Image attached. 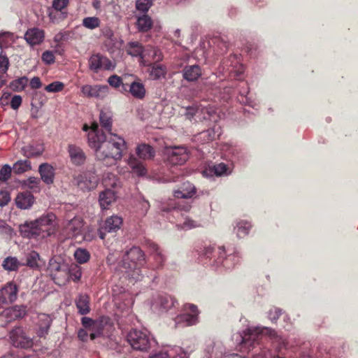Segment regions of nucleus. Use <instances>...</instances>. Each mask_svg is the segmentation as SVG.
<instances>
[{
	"instance_id": "nucleus-2",
	"label": "nucleus",
	"mask_w": 358,
	"mask_h": 358,
	"mask_svg": "<svg viewBox=\"0 0 358 358\" xmlns=\"http://www.w3.org/2000/svg\"><path fill=\"white\" fill-rule=\"evenodd\" d=\"M56 231V216L53 213L43 215L34 221L26 222L20 227L21 235L28 238H44L55 234Z\"/></svg>"
},
{
	"instance_id": "nucleus-56",
	"label": "nucleus",
	"mask_w": 358,
	"mask_h": 358,
	"mask_svg": "<svg viewBox=\"0 0 358 358\" xmlns=\"http://www.w3.org/2000/svg\"><path fill=\"white\" fill-rule=\"evenodd\" d=\"M64 87V85L62 83L55 81L45 86V90L48 92H58L62 91Z\"/></svg>"
},
{
	"instance_id": "nucleus-24",
	"label": "nucleus",
	"mask_w": 358,
	"mask_h": 358,
	"mask_svg": "<svg viewBox=\"0 0 358 358\" xmlns=\"http://www.w3.org/2000/svg\"><path fill=\"white\" fill-rule=\"evenodd\" d=\"M128 166L130 167L131 172L137 176H144L147 173V170L144 164L140 162L133 155H131L127 160Z\"/></svg>"
},
{
	"instance_id": "nucleus-16",
	"label": "nucleus",
	"mask_w": 358,
	"mask_h": 358,
	"mask_svg": "<svg viewBox=\"0 0 358 358\" xmlns=\"http://www.w3.org/2000/svg\"><path fill=\"white\" fill-rule=\"evenodd\" d=\"M17 287L13 282L8 283L0 290V308L8 303L15 301L17 296Z\"/></svg>"
},
{
	"instance_id": "nucleus-18",
	"label": "nucleus",
	"mask_w": 358,
	"mask_h": 358,
	"mask_svg": "<svg viewBox=\"0 0 358 358\" xmlns=\"http://www.w3.org/2000/svg\"><path fill=\"white\" fill-rule=\"evenodd\" d=\"M68 152L72 164L76 166H81L85 164L86 155L80 147L74 144H69L68 145Z\"/></svg>"
},
{
	"instance_id": "nucleus-11",
	"label": "nucleus",
	"mask_w": 358,
	"mask_h": 358,
	"mask_svg": "<svg viewBox=\"0 0 358 358\" xmlns=\"http://www.w3.org/2000/svg\"><path fill=\"white\" fill-rule=\"evenodd\" d=\"M168 160L173 165H182L189 158V152L185 147L176 146L167 148Z\"/></svg>"
},
{
	"instance_id": "nucleus-9",
	"label": "nucleus",
	"mask_w": 358,
	"mask_h": 358,
	"mask_svg": "<svg viewBox=\"0 0 358 358\" xmlns=\"http://www.w3.org/2000/svg\"><path fill=\"white\" fill-rule=\"evenodd\" d=\"M1 326H5L8 323L17 319H21L27 314V307L24 306H14L13 307L1 310Z\"/></svg>"
},
{
	"instance_id": "nucleus-26",
	"label": "nucleus",
	"mask_w": 358,
	"mask_h": 358,
	"mask_svg": "<svg viewBox=\"0 0 358 358\" xmlns=\"http://www.w3.org/2000/svg\"><path fill=\"white\" fill-rule=\"evenodd\" d=\"M148 248L150 252V255L155 259L157 264V266H162L165 262V257L158 245L154 242H148Z\"/></svg>"
},
{
	"instance_id": "nucleus-13",
	"label": "nucleus",
	"mask_w": 358,
	"mask_h": 358,
	"mask_svg": "<svg viewBox=\"0 0 358 358\" xmlns=\"http://www.w3.org/2000/svg\"><path fill=\"white\" fill-rule=\"evenodd\" d=\"M176 301L173 297L166 294H160L154 300L152 308L158 313H166L175 306Z\"/></svg>"
},
{
	"instance_id": "nucleus-49",
	"label": "nucleus",
	"mask_w": 358,
	"mask_h": 358,
	"mask_svg": "<svg viewBox=\"0 0 358 358\" xmlns=\"http://www.w3.org/2000/svg\"><path fill=\"white\" fill-rule=\"evenodd\" d=\"M201 134L203 136V138L207 137L208 141H213L220 136V127L215 126L213 129L203 131Z\"/></svg>"
},
{
	"instance_id": "nucleus-43",
	"label": "nucleus",
	"mask_w": 358,
	"mask_h": 358,
	"mask_svg": "<svg viewBox=\"0 0 358 358\" xmlns=\"http://www.w3.org/2000/svg\"><path fill=\"white\" fill-rule=\"evenodd\" d=\"M180 350L179 348H174L168 347L159 351V352L152 355L150 358H171L174 357L175 353Z\"/></svg>"
},
{
	"instance_id": "nucleus-45",
	"label": "nucleus",
	"mask_w": 358,
	"mask_h": 358,
	"mask_svg": "<svg viewBox=\"0 0 358 358\" xmlns=\"http://www.w3.org/2000/svg\"><path fill=\"white\" fill-rule=\"evenodd\" d=\"M68 272L69 280L71 279L73 281H77L81 278L80 268L76 264L68 265Z\"/></svg>"
},
{
	"instance_id": "nucleus-50",
	"label": "nucleus",
	"mask_w": 358,
	"mask_h": 358,
	"mask_svg": "<svg viewBox=\"0 0 358 358\" xmlns=\"http://www.w3.org/2000/svg\"><path fill=\"white\" fill-rule=\"evenodd\" d=\"M152 5V0H136V8L141 13H147Z\"/></svg>"
},
{
	"instance_id": "nucleus-8",
	"label": "nucleus",
	"mask_w": 358,
	"mask_h": 358,
	"mask_svg": "<svg viewBox=\"0 0 358 358\" xmlns=\"http://www.w3.org/2000/svg\"><path fill=\"white\" fill-rule=\"evenodd\" d=\"M78 187L83 191L95 189L99 183V178L94 171H87L74 178Z\"/></svg>"
},
{
	"instance_id": "nucleus-47",
	"label": "nucleus",
	"mask_w": 358,
	"mask_h": 358,
	"mask_svg": "<svg viewBox=\"0 0 358 358\" xmlns=\"http://www.w3.org/2000/svg\"><path fill=\"white\" fill-rule=\"evenodd\" d=\"M250 227V224L247 222L241 221L238 222L235 227L237 236L240 238L244 237L248 234Z\"/></svg>"
},
{
	"instance_id": "nucleus-59",
	"label": "nucleus",
	"mask_w": 358,
	"mask_h": 358,
	"mask_svg": "<svg viewBox=\"0 0 358 358\" xmlns=\"http://www.w3.org/2000/svg\"><path fill=\"white\" fill-rule=\"evenodd\" d=\"M83 239L86 241H91L96 236V232L91 227H87V229L83 228V231L82 234H80Z\"/></svg>"
},
{
	"instance_id": "nucleus-3",
	"label": "nucleus",
	"mask_w": 358,
	"mask_h": 358,
	"mask_svg": "<svg viewBox=\"0 0 358 358\" xmlns=\"http://www.w3.org/2000/svg\"><path fill=\"white\" fill-rule=\"evenodd\" d=\"M145 263L143 251L140 248L134 246L125 252L116 269L127 278L139 280L141 268Z\"/></svg>"
},
{
	"instance_id": "nucleus-30",
	"label": "nucleus",
	"mask_w": 358,
	"mask_h": 358,
	"mask_svg": "<svg viewBox=\"0 0 358 358\" xmlns=\"http://www.w3.org/2000/svg\"><path fill=\"white\" fill-rule=\"evenodd\" d=\"M76 305L81 315H86L90 311V297L87 294H80L76 300Z\"/></svg>"
},
{
	"instance_id": "nucleus-33",
	"label": "nucleus",
	"mask_w": 358,
	"mask_h": 358,
	"mask_svg": "<svg viewBox=\"0 0 358 358\" xmlns=\"http://www.w3.org/2000/svg\"><path fill=\"white\" fill-rule=\"evenodd\" d=\"M196 193L195 187L190 183H185L182 189H178L174 192V196L176 198L188 199L192 198Z\"/></svg>"
},
{
	"instance_id": "nucleus-14",
	"label": "nucleus",
	"mask_w": 358,
	"mask_h": 358,
	"mask_svg": "<svg viewBox=\"0 0 358 358\" xmlns=\"http://www.w3.org/2000/svg\"><path fill=\"white\" fill-rule=\"evenodd\" d=\"M89 68L97 73L101 70H110L113 68L111 62L101 54L92 55L89 59Z\"/></svg>"
},
{
	"instance_id": "nucleus-5",
	"label": "nucleus",
	"mask_w": 358,
	"mask_h": 358,
	"mask_svg": "<svg viewBox=\"0 0 358 358\" xmlns=\"http://www.w3.org/2000/svg\"><path fill=\"white\" fill-rule=\"evenodd\" d=\"M127 341L136 350L147 351L155 341L150 338L147 330H131L127 335Z\"/></svg>"
},
{
	"instance_id": "nucleus-28",
	"label": "nucleus",
	"mask_w": 358,
	"mask_h": 358,
	"mask_svg": "<svg viewBox=\"0 0 358 358\" xmlns=\"http://www.w3.org/2000/svg\"><path fill=\"white\" fill-rule=\"evenodd\" d=\"M115 199L116 196L114 191L107 189L100 193L99 201L101 208L107 209Z\"/></svg>"
},
{
	"instance_id": "nucleus-10",
	"label": "nucleus",
	"mask_w": 358,
	"mask_h": 358,
	"mask_svg": "<svg viewBox=\"0 0 358 358\" xmlns=\"http://www.w3.org/2000/svg\"><path fill=\"white\" fill-rule=\"evenodd\" d=\"M109 92V87L104 85H84L81 87L82 96L88 99L102 100Z\"/></svg>"
},
{
	"instance_id": "nucleus-17",
	"label": "nucleus",
	"mask_w": 358,
	"mask_h": 358,
	"mask_svg": "<svg viewBox=\"0 0 358 358\" xmlns=\"http://www.w3.org/2000/svg\"><path fill=\"white\" fill-rule=\"evenodd\" d=\"M84 228L81 217H75L69 220L64 226V231L69 237L77 238L82 234Z\"/></svg>"
},
{
	"instance_id": "nucleus-37",
	"label": "nucleus",
	"mask_w": 358,
	"mask_h": 358,
	"mask_svg": "<svg viewBox=\"0 0 358 358\" xmlns=\"http://www.w3.org/2000/svg\"><path fill=\"white\" fill-rule=\"evenodd\" d=\"M66 265L67 264L64 262H57L54 258L51 259L49 262L48 269L52 278L56 276V274H58V272L66 269Z\"/></svg>"
},
{
	"instance_id": "nucleus-36",
	"label": "nucleus",
	"mask_w": 358,
	"mask_h": 358,
	"mask_svg": "<svg viewBox=\"0 0 358 358\" xmlns=\"http://www.w3.org/2000/svg\"><path fill=\"white\" fill-rule=\"evenodd\" d=\"M21 266H24V264H22V263L14 257H6L2 263L3 268L9 271H17Z\"/></svg>"
},
{
	"instance_id": "nucleus-19",
	"label": "nucleus",
	"mask_w": 358,
	"mask_h": 358,
	"mask_svg": "<svg viewBox=\"0 0 358 358\" xmlns=\"http://www.w3.org/2000/svg\"><path fill=\"white\" fill-rule=\"evenodd\" d=\"M38 173L41 180L46 185H52L55 180V169L50 164L43 163L38 167Z\"/></svg>"
},
{
	"instance_id": "nucleus-58",
	"label": "nucleus",
	"mask_w": 358,
	"mask_h": 358,
	"mask_svg": "<svg viewBox=\"0 0 358 358\" xmlns=\"http://www.w3.org/2000/svg\"><path fill=\"white\" fill-rule=\"evenodd\" d=\"M108 83L109 85L115 88H117L122 85V87L124 90H126V88L124 87V85L122 84V79L120 76L117 75H113L110 76L108 79Z\"/></svg>"
},
{
	"instance_id": "nucleus-32",
	"label": "nucleus",
	"mask_w": 358,
	"mask_h": 358,
	"mask_svg": "<svg viewBox=\"0 0 358 358\" xmlns=\"http://www.w3.org/2000/svg\"><path fill=\"white\" fill-rule=\"evenodd\" d=\"M127 52L132 57H140L141 59L145 57V50L138 42H129L127 45Z\"/></svg>"
},
{
	"instance_id": "nucleus-35",
	"label": "nucleus",
	"mask_w": 358,
	"mask_h": 358,
	"mask_svg": "<svg viewBox=\"0 0 358 358\" xmlns=\"http://www.w3.org/2000/svg\"><path fill=\"white\" fill-rule=\"evenodd\" d=\"M29 79L27 76H22L12 80L9 83V88L16 92H20L27 87Z\"/></svg>"
},
{
	"instance_id": "nucleus-39",
	"label": "nucleus",
	"mask_w": 358,
	"mask_h": 358,
	"mask_svg": "<svg viewBox=\"0 0 358 358\" xmlns=\"http://www.w3.org/2000/svg\"><path fill=\"white\" fill-rule=\"evenodd\" d=\"M15 173L22 174L31 169V162L28 160H19L13 166Z\"/></svg>"
},
{
	"instance_id": "nucleus-34",
	"label": "nucleus",
	"mask_w": 358,
	"mask_h": 358,
	"mask_svg": "<svg viewBox=\"0 0 358 358\" xmlns=\"http://www.w3.org/2000/svg\"><path fill=\"white\" fill-rule=\"evenodd\" d=\"M129 92L136 99H143L145 96V88L140 82H133L129 85Z\"/></svg>"
},
{
	"instance_id": "nucleus-52",
	"label": "nucleus",
	"mask_w": 358,
	"mask_h": 358,
	"mask_svg": "<svg viewBox=\"0 0 358 358\" xmlns=\"http://www.w3.org/2000/svg\"><path fill=\"white\" fill-rule=\"evenodd\" d=\"M213 170L214 173L217 176L228 175L231 173V171L229 170V168L224 163H220L213 166Z\"/></svg>"
},
{
	"instance_id": "nucleus-15",
	"label": "nucleus",
	"mask_w": 358,
	"mask_h": 358,
	"mask_svg": "<svg viewBox=\"0 0 358 358\" xmlns=\"http://www.w3.org/2000/svg\"><path fill=\"white\" fill-rule=\"evenodd\" d=\"M52 322V319L50 315L45 313L38 314L35 324V333L37 337L45 338L49 334Z\"/></svg>"
},
{
	"instance_id": "nucleus-7",
	"label": "nucleus",
	"mask_w": 358,
	"mask_h": 358,
	"mask_svg": "<svg viewBox=\"0 0 358 358\" xmlns=\"http://www.w3.org/2000/svg\"><path fill=\"white\" fill-rule=\"evenodd\" d=\"M184 313L175 319V326L188 327L194 325L199 322V310L194 304H186L184 306Z\"/></svg>"
},
{
	"instance_id": "nucleus-46",
	"label": "nucleus",
	"mask_w": 358,
	"mask_h": 358,
	"mask_svg": "<svg viewBox=\"0 0 358 358\" xmlns=\"http://www.w3.org/2000/svg\"><path fill=\"white\" fill-rule=\"evenodd\" d=\"M74 257L79 264H84L90 259V255L86 249L78 248L74 252Z\"/></svg>"
},
{
	"instance_id": "nucleus-41",
	"label": "nucleus",
	"mask_w": 358,
	"mask_h": 358,
	"mask_svg": "<svg viewBox=\"0 0 358 358\" xmlns=\"http://www.w3.org/2000/svg\"><path fill=\"white\" fill-rule=\"evenodd\" d=\"M166 73V68L162 64H154L150 70V76L152 79L157 80L164 78Z\"/></svg>"
},
{
	"instance_id": "nucleus-12",
	"label": "nucleus",
	"mask_w": 358,
	"mask_h": 358,
	"mask_svg": "<svg viewBox=\"0 0 358 358\" xmlns=\"http://www.w3.org/2000/svg\"><path fill=\"white\" fill-rule=\"evenodd\" d=\"M122 224V218L117 215H112L105 220L103 227L98 229V235L101 240L106 237L105 231L108 233L116 232Z\"/></svg>"
},
{
	"instance_id": "nucleus-22",
	"label": "nucleus",
	"mask_w": 358,
	"mask_h": 358,
	"mask_svg": "<svg viewBox=\"0 0 358 358\" xmlns=\"http://www.w3.org/2000/svg\"><path fill=\"white\" fill-rule=\"evenodd\" d=\"M15 201L18 208L25 210L30 208L33 206L35 199L31 192H24L19 193Z\"/></svg>"
},
{
	"instance_id": "nucleus-40",
	"label": "nucleus",
	"mask_w": 358,
	"mask_h": 358,
	"mask_svg": "<svg viewBox=\"0 0 358 358\" xmlns=\"http://www.w3.org/2000/svg\"><path fill=\"white\" fill-rule=\"evenodd\" d=\"M15 36L13 33L5 31L0 33V48H6L15 42Z\"/></svg>"
},
{
	"instance_id": "nucleus-61",
	"label": "nucleus",
	"mask_w": 358,
	"mask_h": 358,
	"mask_svg": "<svg viewBox=\"0 0 358 358\" xmlns=\"http://www.w3.org/2000/svg\"><path fill=\"white\" fill-rule=\"evenodd\" d=\"M42 60L46 64H52L55 61V57L53 52L50 50H46L42 54Z\"/></svg>"
},
{
	"instance_id": "nucleus-51",
	"label": "nucleus",
	"mask_w": 358,
	"mask_h": 358,
	"mask_svg": "<svg viewBox=\"0 0 358 358\" xmlns=\"http://www.w3.org/2000/svg\"><path fill=\"white\" fill-rule=\"evenodd\" d=\"M48 16L50 21L53 23H58L61 20L64 19L63 13L53 8L48 9Z\"/></svg>"
},
{
	"instance_id": "nucleus-60",
	"label": "nucleus",
	"mask_w": 358,
	"mask_h": 358,
	"mask_svg": "<svg viewBox=\"0 0 358 358\" xmlns=\"http://www.w3.org/2000/svg\"><path fill=\"white\" fill-rule=\"evenodd\" d=\"M273 345L278 351H280L283 348L287 349L289 348L288 343L281 337L275 338Z\"/></svg>"
},
{
	"instance_id": "nucleus-27",
	"label": "nucleus",
	"mask_w": 358,
	"mask_h": 358,
	"mask_svg": "<svg viewBox=\"0 0 358 358\" xmlns=\"http://www.w3.org/2000/svg\"><path fill=\"white\" fill-rule=\"evenodd\" d=\"M112 113L108 110L102 109L99 114V122L101 127L110 135L113 125Z\"/></svg>"
},
{
	"instance_id": "nucleus-23",
	"label": "nucleus",
	"mask_w": 358,
	"mask_h": 358,
	"mask_svg": "<svg viewBox=\"0 0 358 358\" xmlns=\"http://www.w3.org/2000/svg\"><path fill=\"white\" fill-rule=\"evenodd\" d=\"M182 73L183 78L188 82L196 81L202 75L201 69L197 64L185 66Z\"/></svg>"
},
{
	"instance_id": "nucleus-48",
	"label": "nucleus",
	"mask_w": 358,
	"mask_h": 358,
	"mask_svg": "<svg viewBox=\"0 0 358 358\" xmlns=\"http://www.w3.org/2000/svg\"><path fill=\"white\" fill-rule=\"evenodd\" d=\"M101 21L97 17H87L83 20V25L90 29H94L100 26Z\"/></svg>"
},
{
	"instance_id": "nucleus-31",
	"label": "nucleus",
	"mask_w": 358,
	"mask_h": 358,
	"mask_svg": "<svg viewBox=\"0 0 358 358\" xmlns=\"http://www.w3.org/2000/svg\"><path fill=\"white\" fill-rule=\"evenodd\" d=\"M206 352L210 358H222L224 355V348L222 343L215 342L208 346Z\"/></svg>"
},
{
	"instance_id": "nucleus-53",
	"label": "nucleus",
	"mask_w": 358,
	"mask_h": 358,
	"mask_svg": "<svg viewBox=\"0 0 358 358\" xmlns=\"http://www.w3.org/2000/svg\"><path fill=\"white\" fill-rule=\"evenodd\" d=\"M224 253H225V251H224V248H219V251H218L219 257L216 260V262L217 264L220 263L222 264V266L227 268H230L231 266L229 265L228 262L229 260H231V259L233 258V257L229 256L227 258L224 259Z\"/></svg>"
},
{
	"instance_id": "nucleus-42",
	"label": "nucleus",
	"mask_w": 358,
	"mask_h": 358,
	"mask_svg": "<svg viewBox=\"0 0 358 358\" xmlns=\"http://www.w3.org/2000/svg\"><path fill=\"white\" fill-rule=\"evenodd\" d=\"M22 185L33 190L34 192L41 191V179L36 177H29L23 180Z\"/></svg>"
},
{
	"instance_id": "nucleus-57",
	"label": "nucleus",
	"mask_w": 358,
	"mask_h": 358,
	"mask_svg": "<svg viewBox=\"0 0 358 358\" xmlns=\"http://www.w3.org/2000/svg\"><path fill=\"white\" fill-rule=\"evenodd\" d=\"M68 273V265H66V269L58 272V274H56V276L53 279L58 281L57 283H65L69 280Z\"/></svg>"
},
{
	"instance_id": "nucleus-20",
	"label": "nucleus",
	"mask_w": 358,
	"mask_h": 358,
	"mask_svg": "<svg viewBox=\"0 0 358 358\" xmlns=\"http://www.w3.org/2000/svg\"><path fill=\"white\" fill-rule=\"evenodd\" d=\"M82 324L90 332V339L94 340L102 334V327L101 322L92 320L90 317H83L82 318Z\"/></svg>"
},
{
	"instance_id": "nucleus-29",
	"label": "nucleus",
	"mask_w": 358,
	"mask_h": 358,
	"mask_svg": "<svg viewBox=\"0 0 358 358\" xmlns=\"http://www.w3.org/2000/svg\"><path fill=\"white\" fill-rule=\"evenodd\" d=\"M136 152L138 157L142 159H151L155 157L153 148L145 143L140 144L136 147Z\"/></svg>"
},
{
	"instance_id": "nucleus-64",
	"label": "nucleus",
	"mask_w": 358,
	"mask_h": 358,
	"mask_svg": "<svg viewBox=\"0 0 358 358\" xmlns=\"http://www.w3.org/2000/svg\"><path fill=\"white\" fill-rule=\"evenodd\" d=\"M69 3V0H53L52 8L60 12L64 9Z\"/></svg>"
},
{
	"instance_id": "nucleus-38",
	"label": "nucleus",
	"mask_w": 358,
	"mask_h": 358,
	"mask_svg": "<svg viewBox=\"0 0 358 358\" xmlns=\"http://www.w3.org/2000/svg\"><path fill=\"white\" fill-rule=\"evenodd\" d=\"M136 25L139 31L145 32L152 27V21L148 15H143L138 17Z\"/></svg>"
},
{
	"instance_id": "nucleus-55",
	"label": "nucleus",
	"mask_w": 358,
	"mask_h": 358,
	"mask_svg": "<svg viewBox=\"0 0 358 358\" xmlns=\"http://www.w3.org/2000/svg\"><path fill=\"white\" fill-rule=\"evenodd\" d=\"M10 65L8 57L3 53V51L0 53V73H6Z\"/></svg>"
},
{
	"instance_id": "nucleus-25",
	"label": "nucleus",
	"mask_w": 358,
	"mask_h": 358,
	"mask_svg": "<svg viewBox=\"0 0 358 358\" xmlns=\"http://www.w3.org/2000/svg\"><path fill=\"white\" fill-rule=\"evenodd\" d=\"M213 113H214V110L211 108L206 106L197 107L196 108L189 107L187 108L186 116L189 120H191L194 116L199 117L201 114H203L202 118L206 120L209 118Z\"/></svg>"
},
{
	"instance_id": "nucleus-62",
	"label": "nucleus",
	"mask_w": 358,
	"mask_h": 358,
	"mask_svg": "<svg viewBox=\"0 0 358 358\" xmlns=\"http://www.w3.org/2000/svg\"><path fill=\"white\" fill-rule=\"evenodd\" d=\"M281 314L282 310L274 307L269 310L268 317L271 322H275Z\"/></svg>"
},
{
	"instance_id": "nucleus-21",
	"label": "nucleus",
	"mask_w": 358,
	"mask_h": 358,
	"mask_svg": "<svg viewBox=\"0 0 358 358\" xmlns=\"http://www.w3.org/2000/svg\"><path fill=\"white\" fill-rule=\"evenodd\" d=\"M44 37V31L38 28L29 29L24 34V39L31 46L42 43Z\"/></svg>"
},
{
	"instance_id": "nucleus-54",
	"label": "nucleus",
	"mask_w": 358,
	"mask_h": 358,
	"mask_svg": "<svg viewBox=\"0 0 358 358\" xmlns=\"http://www.w3.org/2000/svg\"><path fill=\"white\" fill-rule=\"evenodd\" d=\"M12 168L8 164L3 165L0 169V181L6 182L11 176Z\"/></svg>"
},
{
	"instance_id": "nucleus-6",
	"label": "nucleus",
	"mask_w": 358,
	"mask_h": 358,
	"mask_svg": "<svg viewBox=\"0 0 358 358\" xmlns=\"http://www.w3.org/2000/svg\"><path fill=\"white\" fill-rule=\"evenodd\" d=\"M11 343L16 348H31L34 345V338L28 334V330L22 327H16L9 334Z\"/></svg>"
},
{
	"instance_id": "nucleus-1",
	"label": "nucleus",
	"mask_w": 358,
	"mask_h": 358,
	"mask_svg": "<svg viewBox=\"0 0 358 358\" xmlns=\"http://www.w3.org/2000/svg\"><path fill=\"white\" fill-rule=\"evenodd\" d=\"M87 143L94 151L96 160L106 166L116 164L122 159L123 152L127 149V143L122 136L110 133L108 137L97 123H94L92 130L88 132Z\"/></svg>"
},
{
	"instance_id": "nucleus-4",
	"label": "nucleus",
	"mask_w": 358,
	"mask_h": 358,
	"mask_svg": "<svg viewBox=\"0 0 358 358\" xmlns=\"http://www.w3.org/2000/svg\"><path fill=\"white\" fill-rule=\"evenodd\" d=\"M275 333L274 331L267 327H249L244 331L243 334H237L236 337L240 340L241 350H250V348H256L259 345V341L266 334Z\"/></svg>"
},
{
	"instance_id": "nucleus-63",
	"label": "nucleus",
	"mask_w": 358,
	"mask_h": 358,
	"mask_svg": "<svg viewBox=\"0 0 358 358\" xmlns=\"http://www.w3.org/2000/svg\"><path fill=\"white\" fill-rule=\"evenodd\" d=\"M201 224L196 221H194L189 218H186L184 221L182 228L186 230L191 229L192 228L200 227Z\"/></svg>"
},
{
	"instance_id": "nucleus-44",
	"label": "nucleus",
	"mask_w": 358,
	"mask_h": 358,
	"mask_svg": "<svg viewBox=\"0 0 358 358\" xmlns=\"http://www.w3.org/2000/svg\"><path fill=\"white\" fill-rule=\"evenodd\" d=\"M39 259V255L36 251L29 252L26 256V262L22 263L24 266L35 268L38 266V260Z\"/></svg>"
}]
</instances>
